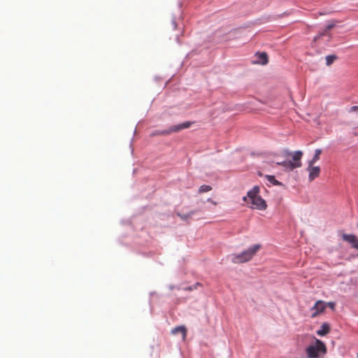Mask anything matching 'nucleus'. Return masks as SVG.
I'll list each match as a JSON object with an SVG mask.
<instances>
[{
  "mask_svg": "<svg viewBox=\"0 0 358 358\" xmlns=\"http://www.w3.org/2000/svg\"><path fill=\"white\" fill-rule=\"evenodd\" d=\"M243 200L252 208L264 210L267 208L266 201L259 195V187L255 186L248 192Z\"/></svg>",
  "mask_w": 358,
  "mask_h": 358,
  "instance_id": "obj_1",
  "label": "nucleus"
},
{
  "mask_svg": "<svg viewBox=\"0 0 358 358\" xmlns=\"http://www.w3.org/2000/svg\"><path fill=\"white\" fill-rule=\"evenodd\" d=\"M307 358H320L327 353L325 343L320 340L315 338L314 342L306 348Z\"/></svg>",
  "mask_w": 358,
  "mask_h": 358,
  "instance_id": "obj_2",
  "label": "nucleus"
},
{
  "mask_svg": "<svg viewBox=\"0 0 358 358\" xmlns=\"http://www.w3.org/2000/svg\"><path fill=\"white\" fill-rule=\"evenodd\" d=\"M259 248H249L239 254L232 255L231 260L235 264H243L250 261Z\"/></svg>",
  "mask_w": 358,
  "mask_h": 358,
  "instance_id": "obj_3",
  "label": "nucleus"
},
{
  "mask_svg": "<svg viewBox=\"0 0 358 358\" xmlns=\"http://www.w3.org/2000/svg\"><path fill=\"white\" fill-rule=\"evenodd\" d=\"M192 125V122H185L177 125L171 127L166 130L158 131L155 134L157 135H169L172 133L178 132L182 129H187Z\"/></svg>",
  "mask_w": 358,
  "mask_h": 358,
  "instance_id": "obj_4",
  "label": "nucleus"
},
{
  "mask_svg": "<svg viewBox=\"0 0 358 358\" xmlns=\"http://www.w3.org/2000/svg\"><path fill=\"white\" fill-rule=\"evenodd\" d=\"M326 308V303L323 301L319 300L316 301L313 307L311 308V310L313 311L311 317H315L319 314L324 312Z\"/></svg>",
  "mask_w": 358,
  "mask_h": 358,
  "instance_id": "obj_5",
  "label": "nucleus"
},
{
  "mask_svg": "<svg viewBox=\"0 0 358 358\" xmlns=\"http://www.w3.org/2000/svg\"><path fill=\"white\" fill-rule=\"evenodd\" d=\"M307 170L309 172L308 178L310 181H313L320 176V168L319 166H314L313 165L310 166V164H308Z\"/></svg>",
  "mask_w": 358,
  "mask_h": 358,
  "instance_id": "obj_6",
  "label": "nucleus"
},
{
  "mask_svg": "<svg viewBox=\"0 0 358 358\" xmlns=\"http://www.w3.org/2000/svg\"><path fill=\"white\" fill-rule=\"evenodd\" d=\"M277 164L284 166L287 171H292L296 168L301 166V162H292L291 161L278 162Z\"/></svg>",
  "mask_w": 358,
  "mask_h": 358,
  "instance_id": "obj_7",
  "label": "nucleus"
},
{
  "mask_svg": "<svg viewBox=\"0 0 358 358\" xmlns=\"http://www.w3.org/2000/svg\"><path fill=\"white\" fill-rule=\"evenodd\" d=\"M342 238L346 242L352 244V246H358V238L352 234H343Z\"/></svg>",
  "mask_w": 358,
  "mask_h": 358,
  "instance_id": "obj_8",
  "label": "nucleus"
},
{
  "mask_svg": "<svg viewBox=\"0 0 358 358\" xmlns=\"http://www.w3.org/2000/svg\"><path fill=\"white\" fill-rule=\"evenodd\" d=\"M255 55L258 59L257 64L265 65L268 62V55L266 52H257Z\"/></svg>",
  "mask_w": 358,
  "mask_h": 358,
  "instance_id": "obj_9",
  "label": "nucleus"
},
{
  "mask_svg": "<svg viewBox=\"0 0 358 358\" xmlns=\"http://www.w3.org/2000/svg\"><path fill=\"white\" fill-rule=\"evenodd\" d=\"M330 331V327L328 323H322L321 328L318 329L316 333L320 336H324L328 334Z\"/></svg>",
  "mask_w": 358,
  "mask_h": 358,
  "instance_id": "obj_10",
  "label": "nucleus"
},
{
  "mask_svg": "<svg viewBox=\"0 0 358 358\" xmlns=\"http://www.w3.org/2000/svg\"><path fill=\"white\" fill-rule=\"evenodd\" d=\"M171 333L176 334L178 333L182 334V339L185 340L187 334V329L184 326H179L172 329Z\"/></svg>",
  "mask_w": 358,
  "mask_h": 358,
  "instance_id": "obj_11",
  "label": "nucleus"
},
{
  "mask_svg": "<svg viewBox=\"0 0 358 358\" xmlns=\"http://www.w3.org/2000/svg\"><path fill=\"white\" fill-rule=\"evenodd\" d=\"M322 153V150L317 149L315 150V155L311 160L308 162V164L310 165H314V164L319 160L320 155Z\"/></svg>",
  "mask_w": 358,
  "mask_h": 358,
  "instance_id": "obj_12",
  "label": "nucleus"
},
{
  "mask_svg": "<svg viewBox=\"0 0 358 358\" xmlns=\"http://www.w3.org/2000/svg\"><path fill=\"white\" fill-rule=\"evenodd\" d=\"M303 152L300 150L296 151L292 155L293 162H301V159L302 157Z\"/></svg>",
  "mask_w": 358,
  "mask_h": 358,
  "instance_id": "obj_13",
  "label": "nucleus"
},
{
  "mask_svg": "<svg viewBox=\"0 0 358 358\" xmlns=\"http://www.w3.org/2000/svg\"><path fill=\"white\" fill-rule=\"evenodd\" d=\"M268 181L271 182L273 185H280L281 182L278 181L273 176H266Z\"/></svg>",
  "mask_w": 358,
  "mask_h": 358,
  "instance_id": "obj_14",
  "label": "nucleus"
},
{
  "mask_svg": "<svg viewBox=\"0 0 358 358\" xmlns=\"http://www.w3.org/2000/svg\"><path fill=\"white\" fill-rule=\"evenodd\" d=\"M212 189V187L207 185H201L199 189V193L201 194L203 192H209Z\"/></svg>",
  "mask_w": 358,
  "mask_h": 358,
  "instance_id": "obj_15",
  "label": "nucleus"
},
{
  "mask_svg": "<svg viewBox=\"0 0 358 358\" xmlns=\"http://www.w3.org/2000/svg\"><path fill=\"white\" fill-rule=\"evenodd\" d=\"M336 59V56L334 55H328L326 57V64L327 66H330Z\"/></svg>",
  "mask_w": 358,
  "mask_h": 358,
  "instance_id": "obj_16",
  "label": "nucleus"
},
{
  "mask_svg": "<svg viewBox=\"0 0 358 358\" xmlns=\"http://www.w3.org/2000/svg\"><path fill=\"white\" fill-rule=\"evenodd\" d=\"M193 214V213H191L188 215H181L180 213L178 214V215L183 220H188L189 217H191L192 215Z\"/></svg>",
  "mask_w": 358,
  "mask_h": 358,
  "instance_id": "obj_17",
  "label": "nucleus"
},
{
  "mask_svg": "<svg viewBox=\"0 0 358 358\" xmlns=\"http://www.w3.org/2000/svg\"><path fill=\"white\" fill-rule=\"evenodd\" d=\"M328 306L331 309L334 310L335 309V303L334 302H328L326 303V306Z\"/></svg>",
  "mask_w": 358,
  "mask_h": 358,
  "instance_id": "obj_18",
  "label": "nucleus"
},
{
  "mask_svg": "<svg viewBox=\"0 0 358 358\" xmlns=\"http://www.w3.org/2000/svg\"><path fill=\"white\" fill-rule=\"evenodd\" d=\"M355 111H357L358 112V106H352L350 110H349V112L352 113V112H355Z\"/></svg>",
  "mask_w": 358,
  "mask_h": 358,
  "instance_id": "obj_19",
  "label": "nucleus"
},
{
  "mask_svg": "<svg viewBox=\"0 0 358 358\" xmlns=\"http://www.w3.org/2000/svg\"><path fill=\"white\" fill-rule=\"evenodd\" d=\"M335 26V24H329L327 27H326V31L331 29L332 28H334Z\"/></svg>",
  "mask_w": 358,
  "mask_h": 358,
  "instance_id": "obj_20",
  "label": "nucleus"
},
{
  "mask_svg": "<svg viewBox=\"0 0 358 358\" xmlns=\"http://www.w3.org/2000/svg\"><path fill=\"white\" fill-rule=\"evenodd\" d=\"M171 24H172V27H173V29H176L177 24H176V22H175V20H173V21H172V22H171Z\"/></svg>",
  "mask_w": 358,
  "mask_h": 358,
  "instance_id": "obj_21",
  "label": "nucleus"
},
{
  "mask_svg": "<svg viewBox=\"0 0 358 358\" xmlns=\"http://www.w3.org/2000/svg\"><path fill=\"white\" fill-rule=\"evenodd\" d=\"M208 201L211 202V203H213L214 205H215V204H216V203H215V202H214L213 201H212V199H208Z\"/></svg>",
  "mask_w": 358,
  "mask_h": 358,
  "instance_id": "obj_22",
  "label": "nucleus"
},
{
  "mask_svg": "<svg viewBox=\"0 0 358 358\" xmlns=\"http://www.w3.org/2000/svg\"><path fill=\"white\" fill-rule=\"evenodd\" d=\"M357 358H358V353H357Z\"/></svg>",
  "mask_w": 358,
  "mask_h": 358,
  "instance_id": "obj_23",
  "label": "nucleus"
}]
</instances>
